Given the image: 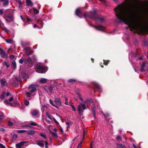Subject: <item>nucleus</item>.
Returning <instances> with one entry per match:
<instances>
[{
    "instance_id": "1",
    "label": "nucleus",
    "mask_w": 148,
    "mask_h": 148,
    "mask_svg": "<svg viewBox=\"0 0 148 148\" xmlns=\"http://www.w3.org/2000/svg\"><path fill=\"white\" fill-rule=\"evenodd\" d=\"M133 9L130 7L124 8H118L116 12V15L121 22H123L128 25L130 30H139L142 29V24L140 21L133 16Z\"/></svg>"
},
{
    "instance_id": "2",
    "label": "nucleus",
    "mask_w": 148,
    "mask_h": 148,
    "mask_svg": "<svg viewBox=\"0 0 148 148\" xmlns=\"http://www.w3.org/2000/svg\"><path fill=\"white\" fill-rule=\"evenodd\" d=\"M84 16L85 17H88L95 20H98L101 22H102L104 21V19L102 18L99 17L97 14L96 12L95 11H94L93 12H90L86 13H85L84 14Z\"/></svg>"
},
{
    "instance_id": "3",
    "label": "nucleus",
    "mask_w": 148,
    "mask_h": 148,
    "mask_svg": "<svg viewBox=\"0 0 148 148\" xmlns=\"http://www.w3.org/2000/svg\"><path fill=\"white\" fill-rule=\"evenodd\" d=\"M47 70V68L44 67L41 64L39 63L37 64L36 67V71L37 72L41 73H45Z\"/></svg>"
},
{
    "instance_id": "4",
    "label": "nucleus",
    "mask_w": 148,
    "mask_h": 148,
    "mask_svg": "<svg viewBox=\"0 0 148 148\" xmlns=\"http://www.w3.org/2000/svg\"><path fill=\"white\" fill-rule=\"evenodd\" d=\"M24 62L29 67H31L33 65L32 60L30 58H28L27 59H25L24 60Z\"/></svg>"
},
{
    "instance_id": "5",
    "label": "nucleus",
    "mask_w": 148,
    "mask_h": 148,
    "mask_svg": "<svg viewBox=\"0 0 148 148\" xmlns=\"http://www.w3.org/2000/svg\"><path fill=\"white\" fill-rule=\"evenodd\" d=\"M86 108L85 104L80 103L78 106V110L79 114H81L83 111Z\"/></svg>"
},
{
    "instance_id": "6",
    "label": "nucleus",
    "mask_w": 148,
    "mask_h": 148,
    "mask_svg": "<svg viewBox=\"0 0 148 148\" xmlns=\"http://www.w3.org/2000/svg\"><path fill=\"white\" fill-rule=\"evenodd\" d=\"M5 18L7 22L8 23L13 21L14 18L12 15V12L10 14L6 16L5 17Z\"/></svg>"
},
{
    "instance_id": "7",
    "label": "nucleus",
    "mask_w": 148,
    "mask_h": 148,
    "mask_svg": "<svg viewBox=\"0 0 148 148\" xmlns=\"http://www.w3.org/2000/svg\"><path fill=\"white\" fill-rule=\"evenodd\" d=\"M93 84L95 88L97 89L99 92H102L101 86L95 82H93Z\"/></svg>"
},
{
    "instance_id": "8",
    "label": "nucleus",
    "mask_w": 148,
    "mask_h": 148,
    "mask_svg": "<svg viewBox=\"0 0 148 148\" xmlns=\"http://www.w3.org/2000/svg\"><path fill=\"white\" fill-rule=\"evenodd\" d=\"M13 100V98L12 97H11L8 100V99L5 100L4 101V103L8 106L9 105L10 106H12V104L11 103H10L9 102H11Z\"/></svg>"
},
{
    "instance_id": "9",
    "label": "nucleus",
    "mask_w": 148,
    "mask_h": 148,
    "mask_svg": "<svg viewBox=\"0 0 148 148\" xmlns=\"http://www.w3.org/2000/svg\"><path fill=\"white\" fill-rule=\"evenodd\" d=\"M92 27L95 28L96 30L101 31H104V30L103 29L105 28V27H103L101 25L100 26H96V25H93Z\"/></svg>"
},
{
    "instance_id": "10",
    "label": "nucleus",
    "mask_w": 148,
    "mask_h": 148,
    "mask_svg": "<svg viewBox=\"0 0 148 148\" xmlns=\"http://www.w3.org/2000/svg\"><path fill=\"white\" fill-rule=\"evenodd\" d=\"M57 86L56 85L51 84L50 85L48 88L49 90V92L52 93L53 92V90L55 89V88H56Z\"/></svg>"
},
{
    "instance_id": "11",
    "label": "nucleus",
    "mask_w": 148,
    "mask_h": 148,
    "mask_svg": "<svg viewBox=\"0 0 148 148\" xmlns=\"http://www.w3.org/2000/svg\"><path fill=\"white\" fill-rule=\"evenodd\" d=\"M28 90H30L29 91L30 92V93H31L34 92L36 91V88L34 87L33 85H31L28 88Z\"/></svg>"
},
{
    "instance_id": "12",
    "label": "nucleus",
    "mask_w": 148,
    "mask_h": 148,
    "mask_svg": "<svg viewBox=\"0 0 148 148\" xmlns=\"http://www.w3.org/2000/svg\"><path fill=\"white\" fill-rule=\"evenodd\" d=\"M36 144L42 147H43L44 146V141L42 140H38L36 142Z\"/></svg>"
},
{
    "instance_id": "13",
    "label": "nucleus",
    "mask_w": 148,
    "mask_h": 148,
    "mask_svg": "<svg viewBox=\"0 0 148 148\" xmlns=\"http://www.w3.org/2000/svg\"><path fill=\"white\" fill-rule=\"evenodd\" d=\"M27 143V141L21 142L16 145V148H21V146H23L25 144Z\"/></svg>"
},
{
    "instance_id": "14",
    "label": "nucleus",
    "mask_w": 148,
    "mask_h": 148,
    "mask_svg": "<svg viewBox=\"0 0 148 148\" xmlns=\"http://www.w3.org/2000/svg\"><path fill=\"white\" fill-rule=\"evenodd\" d=\"M75 14L76 15L80 18H81L83 15L82 14L79 8H78L76 10Z\"/></svg>"
},
{
    "instance_id": "15",
    "label": "nucleus",
    "mask_w": 148,
    "mask_h": 148,
    "mask_svg": "<svg viewBox=\"0 0 148 148\" xmlns=\"http://www.w3.org/2000/svg\"><path fill=\"white\" fill-rule=\"evenodd\" d=\"M1 86L3 87L7 86V83L6 82L5 79L4 78H3L1 80Z\"/></svg>"
},
{
    "instance_id": "16",
    "label": "nucleus",
    "mask_w": 148,
    "mask_h": 148,
    "mask_svg": "<svg viewBox=\"0 0 148 148\" xmlns=\"http://www.w3.org/2000/svg\"><path fill=\"white\" fill-rule=\"evenodd\" d=\"M0 54L1 55L3 58H6V57L5 51H4L1 48H0Z\"/></svg>"
},
{
    "instance_id": "17",
    "label": "nucleus",
    "mask_w": 148,
    "mask_h": 148,
    "mask_svg": "<svg viewBox=\"0 0 148 148\" xmlns=\"http://www.w3.org/2000/svg\"><path fill=\"white\" fill-rule=\"evenodd\" d=\"M26 132V134H27L30 136H32L34 135L36 132V131L34 130H29Z\"/></svg>"
},
{
    "instance_id": "18",
    "label": "nucleus",
    "mask_w": 148,
    "mask_h": 148,
    "mask_svg": "<svg viewBox=\"0 0 148 148\" xmlns=\"http://www.w3.org/2000/svg\"><path fill=\"white\" fill-rule=\"evenodd\" d=\"M117 148H126L124 145L122 144H116Z\"/></svg>"
},
{
    "instance_id": "19",
    "label": "nucleus",
    "mask_w": 148,
    "mask_h": 148,
    "mask_svg": "<svg viewBox=\"0 0 148 148\" xmlns=\"http://www.w3.org/2000/svg\"><path fill=\"white\" fill-rule=\"evenodd\" d=\"M55 102L58 105L60 106L61 105V102L60 100L57 98H56L55 99Z\"/></svg>"
},
{
    "instance_id": "20",
    "label": "nucleus",
    "mask_w": 148,
    "mask_h": 148,
    "mask_svg": "<svg viewBox=\"0 0 148 148\" xmlns=\"http://www.w3.org/2000/svg\"><path fill=\"white\" fill-rule=\"evenodd\" d=\"M47 79H46L42 78L40 79L39 82L41 83L44 84L47 81Z\"/></svg>"
},
{
    "instance_id": "21",
    "label": "nucleus",
    "mask_w": 148,
    "mask_h": 148,
    "mask_svg": "<svg viewBox=\"0 0 148 148\" xmlns=\"http://www.w3.org/2000/svg\"><path fill=\"white\" fill-rule=\"evenodd\" d=\"M12 84L14 87H16L18 86V82H17V81L15 80V81H14V82L12 83Z\"/></svg>"
},
{
    "instance_id": "22",
    "label": "nucleus",
    "mask_w": 148,
    "mask_h": 148,
    "mask_svg": "<svg viewBox=\"0 0 148 148\" xmlns=\"http://www.w3.org/2000/svg\"><path fill=\"white\" fill-rule=\"evenodd\" d=\"M5 93L3 92V94L0 96V101H2L5 98Z\"/></svg>"
},
{
    "instance_id": "23",
    "label": "nucleus",
    "mask_w": 148,
    "mask_h": 148,
    "mask_svg": "<svg viewBox=\"0 0 148 148\" xmlns=\"http://www.w3.org/2000/svg\"><path fill=\"white\" fill-rule=\"evenodd\" d=\"M1 2H3V5L4 6L7 5L8 4V0H0Z\"/></svg>"
},
{
    "instance_id": "24",
    "label": "nucleus",
    "mask_w": 148,
    "mask_h": 148,
    "mask_svg": "<svg viewBox=\"0 0 148 148\" xmlns=\"http://www.w3.org/2000/svg\"><path fill=\"white\" fill-rule=\"evenodd\" d=\"M38 112L37 110H34L32 111L31 112V114L33 116H35L37 115Z\"/></svg>"
},
{
    "instance_id": "25",
    "label": "nucleus",
    "mask_w": 148,
    "mask_h": 148,
    "mask_svg": "<svg viewBox=\"0 0 148 148\" xmlns=\"http://www.w3.org/2000/svg\"><path fill=\"white\" fill-rule=\"evenodd\" d=\"M37 23L38 24H39L40 25L41 27H38L39 28H41L43 27V22L40 20H39L37 21Z\"/></svg>"
},
{
    "instance_id": "26",
    "label": "nucleus",
    "mask_w": 148,
    "mask_h": 148,
    "mask_svg": "<svg viewBox=\"0 0 148 148\" xmlns=\"http://www.w3.org/2000/svg\"><path fill=\"white\" fill-rule=\"evenodd\" d=\"M93 101L91 99H88L84 101V102L85 103H92Z\"/></svg>"
},
{
    "instance_id": "27",
    "label": "nucleus",
    "mask_w": 148,
    "mask_h": 148,
    "mask_svg": "<svg viewBox=\"0 0 148 148\" xmlns=\"http://www.w3.org/2000/svg\"><path fill=\"white\" fill-rule=\"evenodd\" d=\"M22 77L25 79H28L29 78L28 75L25 73H23L22 74Z\"/></svg>"
},
{
    "instance_id": "28",
    "label": "nucleus",
    "mask_w": 148,
    "mask_h": 148,
    "mask_svg": "<svg viewBox=\"0 0 148 148\" xmlns=\"http://www.w3.org/2000/svg\"><path fill=\"white\" fill-rule=\"evenodd\" d=\"M26 4L27 5L32 6V3L30 0H26Z\"/></svg>"
},
{
    "instance_id": "29",
    "label": "nucleus",
    "mask_w": 148,
    "mask_h": 148,
    "mask_svg": "<svg viewBox=\"0 0 148 148\" xmlns=\"http://www.w3.org/2000/svg\"><path fill=\"white\" fill-rule=\"evenodd\" d=\"M146 64V63L145 62H143V64L141 67V71H145V70L144 69L145 67V65Z\"/></svg>"
},
{
    "instance_id": "30",
    "label": "nucleus",
    "mask_w": 148,
    "mask_h": 148,
    "mask_svg": "<svg viewBox=\"0 0 148 148\" xmlns=\"http://www.w3.org/2000/svg\"><path fill=\"white\" fill-rule=\"evenodd\" d=\"M30 126V127H32V126H38V124L36 123V122H30V123H29Z\"/></svg>"
},
{
    "instance_id": "31",
    "label": "nucleus",
    "mask_w": 148,
    "mask_h": 148,
    "mask_svg": "<svg viewBox=\"0 0 148 148\" xmlns=\"http://www.w3.org/2000/svg\"><path fill=\"white\" fill-rule=\"evenodd\" d=\"M95 108L94 107H92L91 108V111L92 112V114H93V116L95 117Z\"/></svg>"
},
{
    "instance_id": "32",
    "label": "nucleus",
    "mask_w": 148,
    "mask_h": 148,
    "mask_svg": "<svg viewBox=\"0 0 148 148\" xmlns=\"http://www.w3.org/2000/svg\"><path fill=\"white\" fill-rule=\"evenodd\" d=\"M5 40L6 42L8 43H11L13 42V40L12 39H5Z\"/></svg>"
},
{
    "instance_id": "33",
    "label": "nucleus",
    "mask_w": 148,
    "mask_h": 148,
    "mask_svg": "<svg viewBox=\"0 0 148 148\" xmlns=\"http://www.w3.org/2000/svg\"><path fill=\"white\" fill-rule=\"evenodd\" d=\"M12 66L14 69H15L16 67V63L14 61H13L12 62Z\"/></svg>"
},
{
    "instance_id": "34",
    "label": "nucleus",
    "mask_w": 148,
    "mask_h": 148,
    "mask_svg": "<svg viewBox=\"0 0 148 148\" xmlns=\"http://www.w3.org/2000/svg\"><path fill=\"white\" fill-rule=\"evenodd\" d=\"M31 93L28 92H26V98H28L30 97L31 96Z\"/></svg>"
},
{
    "instance_id": "35",
    "label": "nucleus",
    "mask_w": 148,
    "mask_h": 148,
    "mask_svg": "<svg viewBox=\"0 0 148 148\" xmlns=\"http://www.w3.org/2000/svg\"><path fill=\"white\" fill-rule=\"evenodd\" d=\"M21 44L23 48H24L26 45H28L27 43H26L25 42H21Z\"/></svg>"
},
{
    "instance_id": "36",
    "label": "nucleus",
    "mask_w": 148,
    "mask_h": 148,
    "mask_svg": "<svg viewBox=\"0 0 148 148\" xmlns=\"http://www.w3.org/2000/svg\"><path fill=\"white\" fill-rule=\"evenodd\" d=\"M29 49L28 47H27L25 48V50L26 51V54L27 55H29L30 53V51H29V52H27L28 51V50H29Z\"/></svg>"
},
{
    "instance_id": "37",
    "label": "nucleus",
    "mask_w": 148,
    "mask_h": 148,
    "mask_svg": "<svg viewBox=\"0 0 148 148\" xmlns=\"http://www.w3.org/2000/svg\"><path fill=\"white\" fill-rule=\"evenodd\" d=\"M34 12V14H37L39 12V11L36 9V8H33Z\"/></svg>"
},
{
    "instance_id": "38",
    "label": "nucleus",
    "mask_w": 148,
    "mask_h": 148,
    "mask_svg": "<svg viewBox=\"0 0 148 148\" xmlns=\"http://www.w3.org/2000/svg\"><path fill=\"white\" fill-rule=\"evenodd\" d=\"M27 131L24 130H19L17 131V132L20 133H23L26 132Z\"/></svg>"
},
{
    "instance_id": "39",
    "label": "nucleus",
    "mask_w": 148,
    "mask_h": 148,
    "mask_svg": "<svg viewBox=\"0 0 148 148\" xmlns=\"http://www.w3.org/2000/svg\"><path fill=\"white\" fill-rule=\"evenodd\" d=\"M64 98L65 99V102H64V104L66 105H69V103L68 102V98H67V97H64Z\"/></svg>"
},
{
    "instance_id": "40",
    "label": "nucleus",
    "mask_w": 148,
    "mask_h": 148,
    "mask_svg": "<svg viewBox=\"0 0 148 148\" xmlns=\"http://www.w3.org/2000/svg\"><path fill=\"white\" fill-rule=\"evenodd\" d=\"M17 1L18 3L19 7L20 8H21L22 7L21 2L19 0H17Z\"/></svg>"
},
{
    "instance_id": "41",
    "label": "nucleus",
    "mask_w": 148,
    "mask_h": 148,
    "mask_svg": "<svg viewBox=\"0 0 148 148\" xmlns=\"http://www.w3.org/2000/svg\"><path fill=\"white\" fill-rule=\"evenodd\" d=\"M29 102L27 100L25 99L24 101V104L26 106H28L29 104Z\"/></svg>"
},
{
    "instance_id": "42",
    "label": "nucleus",
    "mask_w": 148,
    "mask_h": 148,
    "mask_svg": "<svg viewBox=\"0 0 148 148\" xmlns=\"http://www.w3.org/2000/svg\"><path fill=\"white\" fill-rule=\"evenodd\" d=\"M76 80L74 79H70L68 80V81L70 83H73L75 82Z\"/></svg>"
},
{
    "instance_id": "43",
    "label": "nucleus",
    "mask_w": 148,
    "mask_h": 148,
    "mask_svg": "<svg viewBox=\"0 0 148 148\" xmlns=\"http://www.w3.org/2000/svg\"><path fill=\"white\" fill-rule=\"evenodd\" d=\"M46 115L48 117V118L51 120H52V118L50 116V114H49L48 112H47L46 113Z\"/></svg>"
},
{
    "instance_id": "44",
    "label": "nucleus",
    "mask_w": 148,
    "mask_h": 148,
    "mask_svg": "<svg viewBox=\"0 0 148 148\" xmlns=\"http://www.w3.org/2000/svg\"><path fill=\"white\" fill-rule=\"evenodd\" d=\"M16 81H17V82H18V83L19 82V83H21V81L20 79L16 77V79L15 80Z\"/></svg>"
},
{
    "instance_id": "45",
    "label": "nucleus",
    "mask_w": 148,
    "mask_h": 148,
    "mask_svg": "<svg viewBox=\"0 0 148 148\" xmlns=\"http://www.w3.org/2000/svg\"><path fill=\"white\" fill-rule=\"evenodd\" d=\"M17 137V136L16 134H14L13 136V140H15L16 139Z\"/></svg>"
},
{
    "instance_id": "46",
    "label": "nucleus",
    "mask_w": 148,
    "mask_h": 148,
    "mask_svg": "<svg viewBox=\"0 0 148 148\" xmlns=\"http://www.w3.org/2000/svg\"><path fill=\"white\" fill-rule=\"evenodd\" d=\"M4 64L6 66L7 68H8L9 67L10 64L8 62H5Z\"/></svg>"
},
{
    "instance_id": "47",
    "label": "nucleus",
    "mask_w": 148,
    "mask_h": 148,
    "mask_svg": "<svg viewBox=\"0 0 148 148\" xmlns=\"http://www.w3.org/2000/svg\"><path fill=\"white\" fill-rule=\"evenodd\" d=\"M51 134H52V135L54 137H57V134H56L54 132H51Z\"/></svg>"
},
{
    "instance_id": "48",
    "label": "nucleus",
    "mask_w": 148,
    "mask_h": 148,
    "mask_svg": "<svg viewBox=\"0 0 148 148\" xmlns=\"http://www.w3.org/2000/svg\"><path fill=\"white\" fill-rule=\"evenodd\" d=\"M8 125L9 126H12L13 125V123L11 121H9L8 123Z\"/></svg>"
},
{
    "instance_id": "49",
    "label": "nucleus",
    "mask_w": 148,
    "mask_h": 148,
    "mask_svg": "<svg viewBox=\"0 0 148 148\" xmlns=\"http://www.w3.org/2000/svg\"><path fill=\"white\" fill-rule=\"evenodd\" d=\"M25 126H27L29 127H30V126L29 123L28 124V123H26L24 125H23L22 126L23 127H24Z\"/></svg>"
},
{
    "instance_id": "50",
    "label": "nucleus",
    "mask_w": 148,
    "mask_h": 148,
    "mask_svg": "<svg viewBox=\"0 0 148 148\" xmlns=\"http://www.w3.org/2000/svg\"><path fill=\"white\" fill-rule=\"evenodd\" d=\"M32 59L33 60L34 62L36 61L37 60L35 56H32Z\"/></svg>"
},
{
    "instance_id": "51",
    "label": "nucleus",
    "mask_w": 148,
    "mask_h": 148,
    "mask_svg": "<svg viewBox=\"0 0 148 148\" xmlns=\"http://www.w3.org/2000/svg\"><path fill=\"white\" fill-rule=\"evenodd\" d=\"M78 96L80 100L82 101H83V99L82 97H81V95H80L79 94Z\"/></svg>"
},
{
    "instance_id": "52",
    "label": "nucleus",
    "mask_w": 148,
    "mask_h": 148,
    "mask_svg": "<svg viewBox=\"0 0 148 148\" xmlns=\"http://www.w3.org/2000/svg\"><path fill=\"white\" fill-rule=\"evenodd\" d=\"M0 131L4 132H5V131L4 129L0 127Z\"/></svg>"
},
{
    "instance_id": "53",
    "label": "nucleus",
    "mask_w": 148,
    "mask_h": 148,
    "mask_svg": "<svg viewBox=\"0 0 148 148\" xmlns=\"http://www.w3.org/2000/svg\"><path fill=\"white\" fill-rule=\"evenodd\" d=\"M71 107H72L73 110L74 111H75L76 110V108H75V106L73 105H71Z\"/></svg>"
},
{
    "instance_id": "54",
    "label": "nucleus",
    "mask_w": 148,
    "mask_h": 148,
    "mask_svg": "<svg viewBox=\"0 0 148 148\" xmlns=\"http://www.w3.org/2000/svg\"><path fill=\"white\" fill-rule=\"evenodd\" d=\"M40 135L41 136H42V137H43V138H45V139H46V136H45V135L43 134H40Z\"/></svg>"
},
{
    "instance_id": "55",
    "label": "nucleus",
    "mask_w": 148,
    "mask_h": 148,
    "mask_svg": "<svg viewBox=\"0 0 148 148\" xmlns=\"http://www.w3.org/2000/svg\"><path fill=\"white\" fill-rule=\"evenodd\" d=\"M46 106L45 105H43L42 106V107L41 108V110H43V111H44L45 110V108H46Z\"/></svg>"
},
{
    "instance_id": "56",
    "label": "nucleus",
    "mask_w": 148,
    "mask_h": 148,
    "mask_svg": "<svg viewBox=\"0 0 148 148\" xmlns=\"http://www.w3.org/2000/svg\"><path fill=\"white\" fill-rule=\"evenodd\" d=\"M23 62V60L22 59H20L19 61V62L20 64H22Z\"/></svg>"
},
{
    "instance_id": "57",
    "label": "nucleus",
    "mask_w": 148,
    "mask_h": 148,
    "mask_svg": "<svg viewBox=\"0 0 148 148\" xmlns=\"http://www.w3.org/2000/svg\"><path fill=\"white\" fill-rule=\"evenodd\" d=\"M4 118V116L3 115H0V122Z\"/></svg>"
},
{
    "instance_id": "58",
    "label": "nucleus",
    "mask_w": 148,
    "mask_h": 148,
    "mask_svg": "<svg viewBox=\"0 0 148 148\" xmlns=\"http://www.w3.org/2000/svg\"><path fill=\"white\" fill-rule=\"evenodd\" d=\"M104 62H103V64L107 65H108V61H106L105 60H103Z\"/></svg>"
},
{
    "instance_id": "59",
    "label": "nucleus",
    "mask_w": 148,
    "mask_h": 148,
    "mask_svg": "<svg viewBox=\"0 0 148 148\" xmlns=\"http://www.w3.org/2000/svg\"><path fill=\"white\" fill-rule=\"evenodd\" d=\"M49 103H51V104H52L53 106H55L53 104V101L51 99H50V100H49Z\"/></svg>"
},
{
    "instance_id": "60",
    "label": "nucleus",
    "mask_w": 148,
    "mask_h": 148,
    "mask_svg": "<svg viewBox=\"0 0 148 148\" xmlns=\"http://www.w3.org/2000/svg\"><path fill=\"white\" fill-rule=\"evenodd\" d=\"M0 147L1 148H6L4 145L1 143H0Z\"/></svg>"
},
{
    "instance_id": "61",
    "label": "nucleus",
    "mask_w": 148,
    "mask_h": 148,
    "mask_svg": "<svg viewBox=\"0 0 148 148\" xmlns=\"http://www.w3.org/2000/svg\"><path fill=\"white\" fill-rule=\"evenodd\" d=\"M82 141L81 142H80L79 144L77 146V147L78 148H80L81 147V145H82Z\"/></svg>"
},
{
    "instance_id": "62",
    "label": "nucleus",
    "mask_w": 148,
    "mask_h": 148,
    "mask_svg": "<svg viewBox=\"0 0 148 148\" xmlns=\"http://www.w3.org/2000/svg\"><path fill=\"white\" fill-rule=\"evenodd\" d=\"M53 120L54 121V122L57 124H59V123L56 120V119L54 118L53 119Z\"/></svg>"
},
{
    "instance_id": "63",
    "label": "nucleus",
    "mask_w": 148,
    "mask_h": 148,
    "mask_svg": "<svg viewBox=\"0 0 148 148\" xmlns=\"http://www.w3.org/2000/svg\"><path fill=\"white\" fill-rule=\"evenodd\" d=\"M116 139L117 140H121V136H117L116 137Z\"/></svg>"
},
{
    "instance_id": "64",
    "label": "nucleus",
    "mask_w": 148,
    "mask_h": 148,
    "mask_svg": "<svg viewBox=\"0 0 148 148\" xmlns=\"http://www.w3.org/2000/svg\"><path fill=\"white\" fill-rule=\"evenodd\" d=\"M66 124L67 125V128H68L69 127V123L68 122H66Z\"/></svg>"
}]
</instances>
